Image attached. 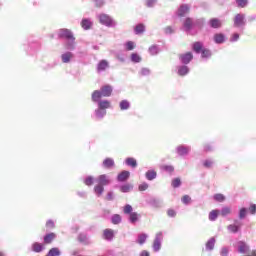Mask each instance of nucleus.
Masks as SVG:
<instances>
[{"label": "nucleus", "mask_w": 256, "mask_h": 256, "mask_svg": "<svg viewBox=\"0 0 256 256\" xmlns=\"http://www.w3.org/2000/svg\"><path fill=\"white\" fill-rule=\"evenodd\" d=\"M221 215L222 217H227V215H231V208L229 207L222 208Z\"/></svg>", "instance_id": "obj_44"}, {"label": "nucleus", "mask_w": 256, "mask_h": 256, "mask_svg": "<svg viewBox=\"0 0 256 256\" xmlns=\"http://www.w3.org/2000/svg\"><path fill=\"white\" fill-rule=\"evenodd\" d=\"M203 151H205V153H210V151H213V146L209 143H204Z\"/></svg>", "instance_id": "obj_47"}, {"label": "nucleus", "mask_w": 256, "mask_h": 256, "mask_svg": "<svg viewBox=\"0 0 256 256\" xmlns=\"http://www.w3.org/2000/svg\"><path fill=\"white\" fill-rule=\"evenodd\" d=\"M113 237H115V231L113 229H105L103 231V238L106 239V241H113Z\"/></svg>", "instance_id": "obj_7"}, {"label": "nucleus", "mask_w": 256, "mask_h": 256, "mask_svg": "<svg viewBox=\"0 0 256 256\" xmlns=\"http://www.w3.org/2000/svg\"><path fill=\"white\" fill-rule=\"evenodd\" d=\"M131 61L133 63H141V56H139V54H137V53H132L131 54Z\"/></svg>", "instance_id": "obj_37"}, {"label": "nucleus", "mask_w": 256, "mask_h": 256, "mask_svg": "<svg viewBox=\"0 0 256 256\" xmlns=\"http://www.w3.org/2000/svg\"><path fill=\"white\" fill-rule=\"evenodd\" d=\"M191 8L187 4H182L178 9V17H185V15H189Z\"/></svg>", "instance_id": "obj_4"}, {"label": "nucleus", "mask_w": 256, "mask_h": 256, "mask_svg": "<svg viewBox=\"0 0 256 256\" xmlns=\"http://www.w3.org/2000/svg\"><path fill=\"white\" fill-rule=\"evenodd\" d=\"M103 167H105V169H111V167H115V161L113 158H106L103 161Z\"/></svg>", "instance_id": "obj_17"}, {"label": "nucleus", "mask_w": 256, "mask_h": 256, "mask_svg": "<svg viewBox=\"0 0 256 256\" xmlns=\"http://www.w3.org/2000/svg\"><path fill=\"white\" fill-rule=\"evenodd\" d=\"M217 217H219V210H212L209 213V220L210 221H215L217 219Z\"/></svg>", "instance_id": "obj_31"}, {"label": "nucleus", "mask_w": 256, "mask_h": 256, "mask_svg": "<svg viewBox=\"0 0 256 256\" xmlns=\"http://www.w3.org/2000/svg\"><path fill=\"white\" fill-rule=\"evenodd\" d=\"M149 52L151 53V55H157V53H159V48H157V46H151L149 48Z\"/></svg>", "instance_id": "obj_53"}, {"label": "nucleus", "mask_w": 256, "mask_h": 256, "mask_svg": "<svg viewBox=\"0 0 256 256\" xmlns=\"http://www.w3.org/2000/svg\"><path fill=\"white\" fill-rule=\"evenodd\" d=\"M227 255H229V250L227 248H222L221 256H227Z\"/></svg>", "instance_id": "obj_63"}, {"label": "nucleus", "mask_w": 256, "mask_h": 256, "mask_svg": "<svg viewBox=\"0 0 256 256\" xmlns=\"http://www.w3.org/2000/svg\"><path fill=\"white\" fill-rule=\"evenodd\" d=\"M161 169L163 171H166L167 173H173V171H175V167H173L172 165H162Z\"/></svg>", "instance_id": "obj_39"}, {"label": "nucleus", "mask_w": 256, "mask_h": 256, "mask_svg": "<svg viewBox=\"0 0 256 256\" xmlns=\"http://www.w3.org/2000/svg\"><path fill=\"white\" fill-rule=\"evenodd\" d=\"M106 69H109V62L107 60H101L97 65V71H105Z\"/></svg>", "instance_id": "obj_14"}, {"label": "nucleus", "mask_w": 256, "mask_h": 256, "mask_svg": "<svg viewBox=\"0 0 256 256\" xmlns=\"http://www.w3.org/2000/svg\"><path fill=\"white\" fill-rule=\"evenodd\" d=\"M112 223H113V225H119V223H121V215L114 214L112 216Z\"/></svg>", "instance_id": "obj_36"}, {"label": "nucleus", "mask_w": 256, "mask_h": 256, "mask_svg": "<svg viewBox=\"0 0 256 256\" xmlns=\"http://www.w3.org/2000/svg\"><path fill=\"white\" fill-rule=\"evenodd\" d=\"M230 41H239V34L234 33L230 38Z\"/></svg>", "instance_id": "obj_61"}, {"label": "nucleus", "mask_w": 256, "mask_h": 256, "mask_svg": "<svg viewBox=\"0 0 256 256\" xmlns=\"http://www.w3.org/2000/svg\"><path fill=\"white\" fill-rule=\"evenodd\" d=\"M124 213L125 215H131V213H133V206L127 204L126 206H124Z\"/></svg>", "instance_id": "obj_48"}, {"label": "nucleus", "mask_w": 256, "mask_h": 256, "mask_svg": "<svg viewBox=\"0 0 256 256\" xmlns=\"http://www.w3.org/2000/svg\"><path fill=\"white\" fill-rule=\"evenodd\" d=\"M59 39H66L67 41H71L72 43L75 41V36L73 32L67 28H62L58 32Z\"/></svg>", "instance_id": "obj_1"}, {"label": "nucleus", "mask_w": 256, "mask_h": 256, "mask_svg": "<svg viewBox=\"0 0 256 256\" xmlns=\"http://www.w3.org/2000/svg\"><path fill=\"white\" fill-rule=\"evenodd\" d=\"M150 254H149V251H147V250H143L142 252H141V254H140V256H149Z\"/></svg>", "instance_id": "obj_64"}, {"label": "nucleus", "mask_w": 256, "mask_h": 256, "mask_svg": "<svg viewBox=\"0 0 256 256\" xmlns=\"http://www.w3.org/2000/svg\"><path fill=\"white\" fill-rule=\"evenodd\" d=\"M46 227H47L48 229H55V222H53V220H48V221L46 222Z\"/></svg>", "instance_id": "obj_57"}, {"label": "nucleus", "mask_w": 256, "mask_h": 256, "mask_svg": "<svg viewBox=\"0 0 256 256\" xmlns=\"http://www.w3.org/2000/svg\"><path fill=\"white\" fill-rule=\"evenodd\" d=\"M179 59L181 63H183L184 65H188V63H191V61H193V53L187 52L185 54H180Z\"/></svg>", "instance_id": "obj_3"}, {"label": "nucleus", "mask_w": 256, "mask_h": 256, "mask_svg": "<svg viewBox=\"0 0 256 256\" xmlns=\"http://www.w3.org/2000/svg\"><path fill=\"white\" fill-rule=\"evenodd\" d=\"M145 241H147V234L142 233L138 236V240L137 243H139V245H143L145 244Z\"/></svg>", "instance_id": "obj_34"}, {"label": "nucleus", "mask_w": 256, "mask_h": 256, "mask_svg": "<svg viewBox=\"0 0 256 256\" xmlns=\"http://www.w3.org/2000/svg\"><path fill=\"white\" fill-rule=\"evenodd\" d=\"M55 239H57V234H55L53 232L48 233L44 236V244L51 245V243H53V241H55Z\"/></svg>", "instance_id": "obj_8"}, {"label": "nucleus", "mask_w": 256, "mask_h": 256, "mask_svg": "<svg viewBox=\"0 0 256 256\" xmlns=\"http://www.w3.org/2000/svg\"><path fill=\"white\" fill-rule=\"evenodd\" d=\"M138 189H139V191H147V189H149V184L144 182L139 185Z\"/></svg>", "instance_id": "obj_55"}, {"label": "nucleus", "mask_w": 256, "mask_h": 256, "mask_svg": "<svg viewBox=\"0 0 256 256\" xmlns=\"http://www.w3.org/2000/svg\"><path fill=\"white\" fill-rule=\"evenodd\" d=\"M184 29H186V31H191V29H193V19L192 18H186L184 20L183 23Z\"/></svg>", "instance_id": "obj_16"}, {"label": "nucleus", "mask_w": 256, "mask_h": 256, "mask_svg": "<svg viewBox=\"0 0 256 256\" xmlns=\"http://www.w3.org/2000/svg\"><path fill=\"white\" fill-rule=\"evenodd\" d=\"M97 181L98 185H101L102 187L111 183V180H109V177L105 174L98 176Z\"/></svg>", "instance_id": "obj_9"}, {"label": "nucleus", "mask_w": 256, "mask_h": 256, "mask_svg": "<svg viewBox=\"0 0 256 256\" xmlns=\"http://www.w3.org/2000/svg\"><path fill=\"white\" fill-rule=\"evenodd\" d=\"M214 41L215 43H218V44L225 43V35L221 33L215 34Z\"/></svg>", "instance_id": "obj_22"}, {"label": "nucleus", "mask_w": 256, "mask_h": 256, "mask_svg": "<svg viewBox=\"0 0 256 256\" xmlns=\"http://www.w3.org/2000/svg\"><path fill=\"white\" fill-rule=\"evenodd\" d=\"M95 113H96V117H97L98 119H103V117H105V115H107V111L102 110V109H100V108H98V109L95 111Z\"/></svg>", "instance_id": "obj_33"}, {"label": "nucleus", "mask_w": 256, "mask_h": 256, "mask_svg": "<svg viewBox=\"0 0 256 256\" xmlns=\"http://www.w3.org/2000/svg\"><path fill=\"white\" fill-rule=\"evenodd\" d=\"M98 108L105 111V109H111V102L108 100H103L98 103Z\"/></svg>", "instance_id": "obj_18"}, {"label": "nucleus", "mask_w": 256, "mask_h": 256, "mask_svg": "<svg viewBox=\"0 0 256 256\" xmlns=\"http://www.w3.org/2000/svg\"><path fill=\"white\" fill-rule=\"evenodd\" d=\"M238 251L243 255H247L249 253V246L245 242L238 243Z\"/></svg>", "instance_id": "obj_10"}, {"label": "nucleus", "mask_w": 256, "mask_h": 256, "mask_svg": "<svg viewBox=\"0 0 256 256\" xmlns=\"http://www.w3.org/2000/svg\"><path fill=\"white\" fill-rule=\"evenodd\" d=\"M101 97H103V93L101 92V90H95L92 93V101L94 103H97V101H99L101 99Z\"/></svg>", "instance_id": "obj_19"}, {"label": "nucleus", "mask_w": 256, "mask_h": 256, "mask_svg": "<svg viewBox=\"0 0 256 256\" xmlns=\"http://www.w3.org/2000/svg\"><path fill=\"white\" fill-rule=\"evenodd\" d=\"M98 19L101 25H105L106 27H111V25H113V19L107 14H100Z\"/></svg>", "instance_id": "obj_2"}, {"label": "nucleus", "mask_w": 256, "mask_h": 256, "mask_svg": "<svg viewBox=\"0 0 256 256\" xmlns=\"http://www.w3.org/2000/svg\"><path fill=\"white\" fill-rule=\"evenodd\" d=\"M209 25L212 27V29H219L223 24L219 18H212L209 21Z\"/></svg>", "instance_id": "obj_12"}, {"label": "nucleus", "mask_w": 256, "mask_h": 256, "mask_svg": "<svg viewBox=\"0 0 256 256\" xmlns=\"http://www.w3.org/2000/svg\"><path fill=\"white\" fill-rule=\"evenodd\" d=\"M167 215L168 217H176L177 216V212L173 209H168L167 210Z\"/></svg>", "instance_id": "obj_58"}, {"label": "nucleus", "mask_w": 256, "mask_h": 256, "mask_svg": "<svg viewBox=\"0 0 256 256\" xmlns=\"http://www.w3.org/2000/svg\"><path fill=\"white\" fill-rule=\"evenodd\" d=\"M182 203H184V205H189V203H191V197L189 195H184L182 197Z\"/></svg>", "instance_id": "obj_51"}, {"label": "nucleus", "mask_w": 256, "mask_h": 256, "mask_svg": "<svg viewBox=\"0 0 256 256\" xmlns=\"http://www.w3.org/2000/svg\"><path fill=\"white\" fill-rule=\"evenodd\" d=\"M246 215H247V209L241 208L240 212H239V218L240 219H245Z\"/></svg>", "instance_id": "obj_54"}, {"label": "nucleus", "mask_w": 256, "mask_h": 256, "mask_svg": "<svg viewBox=\"0 0 256 256\" xmlns=\"http://www.w3.org/2000/svg\"><path fill=\"white\" fill-rule=\"evenodd\" d=\"M85 185H87V187H91V185H93L94 183V178L93 176H88L85 180H84Z\"/></svg>", "instance_id": "obj_46"}, {"label": "nucleus", "mask_w": 256, "mask_h": 256, "mask_svg": "<svg viewBox=\"0 0 256 256\" xmlns=\"http://www.w3.org/2000/svg\"><path fill=\"white\" fill-rule=\"evenodd\" d=\"M203 50V44L201 42H195L193 44V51H195V53H200Z\"/></svg>", "instance_id": "obj_26"}, {"label": "nucleus", "mask_w": 256, "mask_h": 256, "mask_svg": "<svg viewBox=\"0 0 256 256\" xmlns=\"http://www.w3.org/2000/svg\"><path fill=\"white\" fill-rule=\"evenodd\" d=\"M44 249L45 246H43V244L39 242H35L32 244V251H34V253H41V251H43Z\"/></svg>", "instance_id": "obj_15"}, {"label": "nucleus", "mask_w": 256, "mask_h": 256, "mask_svg": "<svg viewBox=\"0 0 256 256\" xmlns=\"http://www.w3.org/2000/svg\"><path fill=\"white\" fill-rule=\"evenodd\" d=\"M234 25L236 27H242V25H245V15L237 14L234 18Z\"/></svg>", "instance_id": "obj_5"}, {"label": "nucleus", "mask_w": 256, "mask_h": 256, "mask_svg": "<svg viewBox=\"0 0 256 256\" xmlns=\"http://www.w3.org/2000/svg\"><path fill=\"white\" fill-rule=\"evenodd\" d=\"M161 236H162L161 233H160V234H157V237H156L155 240H154V243H153V250H154L155 252L161 250V239H160Z\"/></svg>", "instance_id": "obj_11"}, {"label": "nucleus", "mask_w": 256, "mask_h": 256, "mask_svg": "<svg viewBox=\"0 0 256 256\" xmlns=\"http://www.w3.org/2000/svg\"><path fill=\"white\" fill-rule=\"evenodd\" d=\"M215 247V238H210L206 243V249L208 251H213Z\"/></svg>", "instance_id": "obj_23"}, {"label": "nucleus", "mask_w": 256, "mask_h": 256, "mask_svg": "<svg viewBox=\"0 0 256 256\" xmlns=\"http://www.w3.org/2000/svg\"><path fill=\"white\" fill-rule=\"evenodd\" d=\"M131 189H133V185H131V184H124L120 187L121 193H129V191H131Z\"/></svg>", "instance_id": "obj_28"}, {"label": "nucleus", "mask_w": 256, "mask_h": 256, "mask_svg": "<svg viewBox=\"0 0 256 256\" xmlns=\"http://www.w3.org/2000/svg\"><path fill=\"white\" fill-rule=\"evenodd\" d=\"M126 165H128L129 167H137V160H135V158H127L126 159Z\"/></svg>", "instance_id": "obj_32"}, {"label": "nucleus", "mask_w": 256, "mask_h": 256, "mask_svg": "<svg viewBox=\"0 0 256 256\" xmlns=\"http://www.w3.org/2000/svg\"><path fill=\"white\" fill-rule=\"evenodd\" d=\"M156 177H157V172H155L154 170H150L146 172V179H148V181H153V179H155Z\"/></svg>", "instance_id": "obj_25"}, {"label": "nucleus", "mask_w": 256, "mask_h": 256, "mask_svg": "<svg viewBox=\"0 0 256 256\" xmlns=\"http://www.w3.org/2000/svg\"><path fill=\"white\" fill-rule=\"evenodd\" d=\"M72 57H73V54L71 52H67L65 54H62L63 63H69V61H71Z\"/></svg>", "instance_id": "obj_30"}, {"label": "nucleus", "mask_w": 256, "mask_h": 256, "mask_svg": "<svg viewBox=\"0 0 256 256\" xmlns=\"http://www.w3.org/2000/svg\"><path fill=\"white\" fill-rule=\"evenodd\" d=\"M213 165V162L211 160H206L204 162V167L208 168L211 167Z\"/></svg>", "instance_id": "obj_62"}, {"label": "nucleus", "mask_w": 256, "mask_h": 256, "mask_svg": "<svg viewBox=\"0 0 256 256\" xmlns=\"http://www.w3.org/2000/svg\"><path fill=\"white\" fill-rule=\"evenodd\" d=\"M103 5H105V2L103 0H95L96 7H103Z\"/></svg>", "instance_id": "obj_60"}, {"label": "nucleus", "mask_w": 256, "mask_h": 256, "mask_svg": "<svg viewBox=\"0 0 256 256\" xmlns=\"http://www.w3.org/2000/svg\"><path fill=\"white\" fill-rule=\"evenodd\" d=\"M201 53L202 57L204 58L211 57V51H209L208 49H202Z\"/></svg>", "instance_id": "obj_56"}, {"label": "nucleus", "mask_w": 256, "mask_h": 256, "mask_svg": "<svg viewBox=\"0 0 256 256\" xmlns=\"http://www.w3.org/2000/svg\"><path fill=\"white\" fill-rule=\"evenodd\" d=\"M78 241H79L80 243H87V241H88L87 235H85V234H80V235L78 236Z\"/></svg>", "instance_id": "obj_52"}, {"label": "nucleus", "mask_w": 256, "mask_h": 256, "mask_svg": "<svg viewBox=\"0 0 256 256\" xmlns=\"http://www.w3.org/2000/svg\"><path fill=\"white\" fill-rule=\"evenodd\" d=\"M236 3L238 7L243 9L249 3V0H236Z\"/></svg>", "instance_id": "obj_43"}, {"label": "nucleus", "mask_w": 256, "mask_h": 256, "mask_svg": "<svg viewBox=\"0 0 256 256\" xmlns=\"http://www.w3.org/2000/svg\"><path fill=\"white\" fill-rule=\"evenodd\" d=\"M171 185L174 189H177V187H181V178L173 179Z\"/></svg>", "instance_id": "obj_41"}, {"label": "nucleus", "mask_w": 256, "mask_h": 256, "mask_svg": "<svg viewBox=\"0 0 256 256\" xmlns=\"http://www.w3.org/2000/svg\"><path fill=\"white\" fill-rule=\"evenodd\" d=\"M60 255H61V251L57 247L50 249L48 252V256H60Z\"/></svg>", "instance_id": "obj_29"}, {"label": "nucleus", "mask_w": 256, "mask_h": 256, "mask_svg": "<svg viewBox=\"0 0 256 256\" xmlns=\"http://www.w3.org/2000/svg\"><path fill=\"white\" fill-rule=\"evenodd\" d=\"M129 107H130L129 101H127V100H122V101L120 102V109H121V111H125V110L129 109Z\"/></svg>", "instance_id": "obj_38"}, {"label": "nucleus", "mask_w": 256, "mask_h": 256, "mask_svg": "<svg viewBox=\"0 0 256 256\" xmlns=\"http://www.w3.org/2000/svg\"><path fill=\"white\" fill-rule=\"evenodd\" d=\"M239 227H241V224L239 225H229L228 226V231H230V233H237V231H239Z\"/></svg>", "instance_id": "obj_40"}, {"label": "nucleus", "mask_w": 256, "mask_h": 256, "mask_svg": "<svg viewBox=\"0 0 256 256\" xmlns=\"http://www.w3.org/2000/svg\"><path fill=\"white\" fill-rule=\"evenodd\" d=\"M187 73H189V67L187 66H181L178 69V75H180L181 77H184V75H187Z\"/></svg>", "instance_id": "obj_27"}, {"label": "nucleus", "mask_w": 256, "mask_h": 256, "mask_svg": "<svg viewBox=\"0 0 256 256\" xmlns=\"http://www.w3.org/2000/svg\"><path fill=\"white\" fill-rule=\"evenodd\" d=\"M134 31H135L136 35H141V33H145V25L144 24L136 25Z\"/></svg>", "instance_id": "obj_24"}, {"label": "nucleus", "mask_w": 256, "mask_h": 256, "mask_svg": "<svg viewBox=\"0 0 256 256\" xmlns=\"http://www.w3.org/2000/svg\"><path fill=\"white\" fill-rule=\"evenodd\" d=\"M100 91L103 97H111L113 93V88L111 87V85H105L101 87Z\"/></svg>", "instance_id": "obj_6"}, {"label": "nucleus", "mask_w": 256, "mask_h": 256, "mask_svg": "<svg viewBox=\"0 0 256 256\" xmlns=\"http://www.w3.org/2000/svg\"><path fill=\"white\" fill-rule=\"evenodd\" d=\"M131 176V173L129 172V171H122L119 175H118V177H117V179H118V181H120L121 183H123V182H125V181H127V179H129V177Z\"/></svg>", "instance_id": "obj_13"}, {"label": "nucleus", "mask_w": 256, "mask_h": 256, "mask_svg": "<svg viewBox=\"0 0 256 256\" xmlns=\"http://www.w3.org/2000/svg\"><path fill=\"white\" fill-rule=\"evenodd\" d=\"M130 221L131 223H137V221H139V214H137V212H132L130 214Z\"/></svg>", "instance_id": "obj_42"}, {"label": "nucleus", "mask_w": 256, "mask_h": 256, "mask_svg": "<svg viewBox=\"0 0 256 256\" xmlns=\"http://www.w3.org/2000/svg\"><path fill=\"white\" fill-rule=\"evenodd\" d=\"M214 199L218 203H223V201H225V196L223 194H215Z\"/></svg>", "instance_id": "obj_45"}, {"label": "nucleus", "mask_w": 256, "mask_h": 256, "mask_svg": "<svg viewBox=\"0 0 256 256\" xmlns=\"http://www.w3.org/2000/svg\"><path fill=\"white\" fill-rule=\"evenodd\" d=\"M249 211H250L251 215H255V213H256V204L250 205Z\"/></svg>", "instance_id": "obj_59"}, {"label": "nucleus", "mask_w": 256, "mask_h": 256, "mask_svg": "<svg viewBox=\"0 0 256 256\" xmlns=\"http://www.w3.org/2000/svg\"><path fill=\"white\" fill-rule=\"evenodd\" d=\"M103 191H105V188L101 186V184H97L94 187V192L97 195V197H101L103 195Z\"/></svg>", "instance_id": "obj_21"}, {"label": "nucleus", "mask_w": 256, "mask_h": 256, "mask_svg": "<svg viewBox=\"0 0 256 256\" xmlns=\"http://www.w3.org/2000/svg\"><path fill=\"white\" fill-rule=\"evenodd\" d=\"M93 23L89 19H83L81 22L82 29H85L86 31L91 29Z\"/></svg>", "instance_id": "obj_20"}, {"label": "nucleus", "mask_w": 256, "mask_h": 256, "mask_svg": "<svg viewBox=\"0 0 256 256\" xmlns=\"http://www.w3.org/2000/svg\"><path fill=\"white\" fill-rule=\"evenodd\" d=\"M140 75L142 77H148V75H151V70H149V68H142L140 71Z\"/></svg>", "instance_id": "obj_49"}, {"label": "nucleus", "mask_w": 256, "mask_h": 256, "mask_svg": "<svg viewBox=\"0 0 256 256\" xmlns=\"http://www.w3.org/2000/svg\"><path fill=\"white\" fill-rule=\"evenodd\" d=\"M133 49H135V42L133 41H128L126 43V50L127 51H133Z\"/></svg>", "instance_id": "obj_50"}, {"label": "nucleus", "mask_w": 256, "mask_h": 256, "mask_svg": "<svg viewBox=\"0 0 256 256\" xmlns=\"http://www.w3.org/2000/svg\"><path fill=\"white\" fill-rule=\"evenodd\" d=\"M178 154L180 155H187V153H189V148L184 147V146H179L177 148Z\"/></svg>", "instance_id": "obj_35"}]
</instances>
